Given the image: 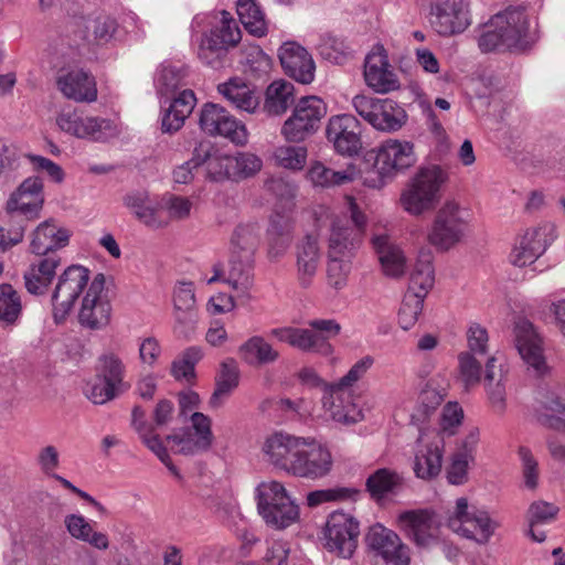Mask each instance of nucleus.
I'll list each match as a JSON object with an SVG mask.
<instances>
[{"label":"nucleus","mask_w":565,"mask_h":565,"mask_svg":"<svg viewBox=\"0 0 565 565\" xmlns=\"http://www.w3.org/2000/svg\"><path fill=\"white\" fill-rule=\"evenodd\" d=\"M53 318L63 322L78 307V321L88 329H102L110 320L111 306L105 291V277L78 264L67 266L56 279L52 296Z\"/></svg>","instance_id":"f257e3e1"},{"label":"nucleus","mask_w":565,"mask_h":565,"mask_svg":"<svg viewBox=\"0 0 565 565\" xmlns=\"http://www.w3.org/2000/svg\"><path fill=\"white\" fill-rule=\"evenodd\" d=\"M347 210L352 225L344 216H338L329 206L319 205L313 210L318 227L329 226L327 280L332 288L340 290L347 286L351 270L350 257L364 236L367 217L353 196H345Z\"/></svg>","instance_id":"f03ea898"},{"label":"nucleus","mask_w":565,"mask_h":565,"mask_svg":"<svg viewBox=\"0 0 565 565\" xmlns=\"http://www.w3.org/2000/svg\"><path fill=\"white\" fill-rule=\"evenodd\" d=\"M262 451L270 465L297 478L322 479L333 468L330 448L315 437L275 431L265 438Z\"/></svg>","instance_id":"7ed1b4c3"},{"label":"nucleus","mask_w":565,"mask_h":565,"mask_svg":"<svg viewBox=\"0 0 565 565\" xmlns=\"http://www.w3.org/2000/svg\"><path fill=\"white\" fill-rule=\"evenodd\" d=\"M191 29L198 57L211 66L218 63L221 56L235 47L242 39L237 22L227 11L196 14Z\"/></svg>","instance_id":"20e7f679"},{"label":"nucleus","mask_w":565,"mask_h":565,"mask_svg":"<svg viewBox=\"0 0 565 565\" xmlns=\"http://www.w3.org/2000/svg\"><path fill=\"white\" fill-rule=\"evenodd\" d=\"M535 41V32L522 8L509 7L494 14L482 28L478 46L482 52L500 49L524 50Z\"/></svg>","instance_id":"39448f33"},{"label":"nucleus","mask_w":565,"mask_h":565,"mask_svg":"<svg viewBox=\"0 0 565 565\" xmlns=\"http://www.w3.org/2000/svg\"><path fill=\"white\" fill-rule=\"evenodd\" d=\"M448 179L447 170L439 164L420 167L399 194L401 209L415 217L435 210L441 200L443 188Z\"/></svg>","instance_id":"423d86ee"},{"label":"nucleus","mask_w":565,"mask_h":565,"mask_svg":"<svg viewBox=\"0 0 565 565\" xmlns=\"http://www.w3.org/2000/svg\"><path fill=\"white\" fill-rule=\"evenodd\" d=\"M471 210L455 198L447 199L437 209L427 228V243L439 253L460 245L470 232Z\"/></svg>","instance_id":"0eeeda50"},{"label":"nucleus","mask_w":565,"mask_h":565,"mask_svg":"<svg viewBox=\"0 0 565 565\" xmlns=\"http://www.w3.org/2000/svg\"><path fill=\"white\" fill-rule=\"evenodd\" d=\"M54 122L63 135L88 142L106 143L122 134L119 121L73 107L58 110Z\"/></svg>","instance_id":"6e6552de"},{"label":"nucleus","mask_w":565,"mask_h":565,"mask_svg":"<svg viewBox=\"0 0 565 565\" xmlns=\"http://www.w3.org/2000/svg\"><path fill=\"white\" fill-rule=\"evenodd\" d=\"M447 527L458 536L477 545L490 543L500 523L486 509L471 505L467 498L456 499L455 505L446 516Z\"/></svg>","instance_id":"1a4fd4ad"},{"label":"nucleus","mask_w":565,"mask_h":565,"mask_svg":"<svg viewBox=\"0 0 565 565\" xmlns=\"http://www.w3.org/2000/svg\"><path fill=\"white\" fill-rule=\"evenodd\" d=\"M416 161L413 142L387 139L377 147L373 171L364 177V184L372 189H381L387 180L413 167Z\"/></svg>","instance_id":"9d476101"},{"label":"nucleus","mask_w":565,"mask_h":565,"mask_svg":"<svg viewBox=\"0 0 565 565\" xmlns=\"http://www.w3.org/2000/svg\"><path fill=\"white\" fill-rule=\"evenodd\" d=\"M395 525L418 548L428 550L441 542V521L431 509L403 510Z\"/></svg>","instance_id":"9b49d317"},{"label":"nucleus","mask_w":565,"mask_h":565,"mask_svg":"<svg viewBox=\"0 0 565 565\" xmlns=\"http://www.w3.org/2000/svg\"><path fill=\"white\" fill-rule=\"evenodd\" d=\"M352 106L366 122L383 132L398 131L408 118L405 109L391 98L356 95Z\"/></svg>","instance_id":"f8f14e48"},{"label":"nucleus","mask_w":565,"mask_h":565,"mask_svg":"<svg viewBox=\"0 0 565 565\" xmlns=\"http://www.w3.org/2000/svg\"><path fill=\"white\" fill-rule=\"evenodd\" d=\"M327 113V104L321 97H301L282 124L280 134L289 142H301L318 130Z\"/></svg>","instance_id":"ddd939ff"},{"label":"nucleus","mask_w":565,"mask_h":565,"mask_svg":"<svg viewBox=\"0 0 565 565\" xmlns=\"http://www.w3.org/2000/svg\"><path fill=\"white\" fill-rule=\"evenodd\" d=\"M556 238L555 225L541 223L526 228L519 235L509 254V262L514 267H526L534 264Z\"/></svg>","instance_id":"4468645a"},{"label":"nucleus","mask_w":565,"mask_h":565,"mask_svg":"<svg viewBox=\"0 0 565 565\" xmlns=\"http://www.w3.org/2000/svg\"><path fill=\"white\" fill-rule=\"evenodd\" d=\"M126 366L121 358L108 352L99 359V373L97 381L87 391V397L94 404H105L124 393L128 385L124 381Z\"/></svg>","instance_id":"2eb2a0df"},{"label":"nucleus","mask_w":565,"mask_h":565,"mask_svg":"<svg viewBox=\"0 0 565 565\" xmlns=\"http://www.w3.org/2000/svg\"><path fill=\"white\" fill-rule=\"evenodd\" d=\"M369 551L384 565H409L412 550L397 532L381 523L371 525L365 535Z\"/></svg>","instance_id":"dca6fc26"},{"label":"nucleus","mask_w":565,"mask_h":565,"mask_svg":"<svg viewBox=\"0 0 565 565\" xmlns=\"http://www.w3.org/2000/svg\"><path fill=\"white\" fill-rule=\"evenodd\" d=\"M199 125L205 134L224 137L237 146H245L248 142L246 126L221 105L204 104L200 111Z\"/></svg>","instance_id":"f3484780"},{"label":"nucleus","mask_w":565,"mask_h":565,"mask_svg":"<svg viewBox=\"0 0 565 565\" xmlns=\"http://www.w3.org/2000/svg\"><path fill=\"white\" fill-rule=\"evenodd\" d=\"M359 534L360 524L351 514L333 512L324 529L326 547L343 558H349L356 550Z\"/></svg>","instance_id":"a211bd4d"},{"label":"nucleus","mask_w":565,"mask_h":565,"mask_svg":"<svg viewBox=\"0 0 565 565\" xmlns=\"http://www.w3.org/2000/svg\"><path fill=\"white\" fill-rule=\"evenodd\" d=\"M322 408L324 417L338 425L351 426L364 419V413L355 402L353 390L333 383L326 385Z\"/></svg>","instance_id":"6ab92c4d"},{"label":"nucleus","mask_w":565,"mask_h":565,"mask_svg":"<svg viewBox=\"0 0 565 565\" xmlns=\"http://www.w3.org/2000/svg\"><path fill=\"white\" fill-rule=\"evenodd\" d=\"M45 203L44 182L38 175L24 179L6 203L8 214H20L34 221L41 216Z\"/></svg>","instance_id":"aec40b11"},{"label":"nucleus","mask_w":565,"mask_h":565,"mask_svg":"<svg viewBox=\"0 0 565 565\" xmlns=\"http://www.w3.org/2000/svg\"><path fill=\"white\" fill-rule=\"evenodd\" d=\"M430 24L443 36L462 33L471 24L468 0H444L431 8Z\"/></svg>","instance_id":"412c9836"},{"label":"nucleus","mask_w":565,"mask_h":565,"mask_svg":"<svg viewBox=\"0 0 565 565\" xmlns=\"http://www.w3.org/2000/svg\"><path fill=\"white\" fill-rule=\"evenodd\" d=\"M363 76L365 84L377 94L397 90L401 86L397 74L388 62L383 45L376 44L365 56Z\"/></svg>","instance_id":"4be33fe9"},{"label":"nucleus","mask_w":565,"mask_h":565,"mask_svg":"<svg viewBox=\"0 0 565 565\" xmlns=\"http://www.w3.org/2000/svg\"><path fill=\"white\" fill-rule=\"evenodd\" d=\"M327 140L342 156L358 154L362 148L360 121L350 114L334 115L326 127Z\"/></svg>","instance_id":"5701e85b"},{"label":"nucleus","mask_w":565,"mask_h":565,"mask_svg":"<svg viewBox=\"0 0 565 565\" xmlns=\"http://www.w3.org/2000/svg\"><path fill=\"white\" fill-rule=\"evenodd\" d=\"M72 232L57 220L49 217L40 222L29 234L30 253L46 256L65 248L71 241Z\"/></svg>","instance_id":"b1692460"},{"label":"nucleus","mask_w":565,"mask_h":565,"mask_svg":"<svg viewBox=\"0 0 565 565\" xmlns=\"http://www.w3.org/2000/svg\"><path fill=\"white\" fill-rule=\"evenodd\" d=\"M515 348L529 367L537 373L546 369L543 354V341L533 323L526 319H519L513 329Z\"/></svg>","instance_id":"393cba45"},{"label":"nucleus","mask_w":565,"mask_h":565,"mask_svg":"<svg viewBox=\"0 0 565 565\" xmlns=\"http://www.w3.org/2000/svg\"><path fill=\"white\" fill-rule=\"evenodd\" d=\"M278 57L285 73L301 84L315 78L316 64L311 54L295 41H287L278 50Z\"/></svg>","instance_id":"a878e982"},{"label":"nucleus","mask_w":565,"mask_h":565,"mask_svg":"<svg viewBox=\"0 0 565 565\" xmlns=\"http://www.w3.org/2000/svg\"><path fill=\"white\" fill-rule=\"evenodd\" d=\"M124 205L131 215L150 230L167 227V217L161 209V196H152L145 191H136L124 196Z\"/></svg>","instance_id":"bb28decb"},{"label":"nucleus","mask_w":565,"mask_h":565,"mask_svg":"<svg viewBox=\"0 0 565 565\" xmlns=\"http://www.w3.org/2000/svg\"><path fill=\"white\" fill-rule=\"evenodd\" d=\"M445 441L440 436L427 440L425 436L418 439L414 456L413 471L418 479L433 480L441 471Z\"/></svg>","instance_id":"cd10ccee"},{"label":"nucleus","mask_w":565,"mask_h":565,"mask_svg":"<svg viewBox=\"0 0 565 565\" xmlns=\"http://www.w3.org/2000/svg\"><path fill=\"white\" fill-rule=\"evenodd\" d=\"M57 89L76 103H93L97 99V87L93 76L79 68L62 70L56 77Z\"/></svg>","instance_id":"c85d7f7f"},{"label":"nucleus","mask_w":565,"mask_h":565,"mask_svg":"<svg viewBox=\"0 0 565 565\" xmlns=\"http://www.w3.org/2000/svg\"><path fill=\"white\" fill-rule=\"evenodd\" d=\"M483 386L492 411L497 414H503L507 408V369L502 363H499L497 354L487 359Z\"/></svg>","instance_id":"c756f323"},{"label":"nucleus","mask_w":565,"mask_h":565,"mask_svg":"<svg viewBox=\"0 0 565 565\" xmlns=\"http://www.w3.org/2000/svg\"><path fill=\"white\" fill-rule=\"evenodd\" d=\"M269 335L279 342L288 343L302 351H313L326 356L333 352V347L330 342H327L322 335L309 329L292 327L274 328L269 331Z\"/></svg>","instance_id":"7c9ffc66"},{"label":"nucleus","mask_w":565,"mask_h":565,"mask_svg":"<svg viewBox=\"0 0 565 565\" xmlns=\"http://www.w3.org/2000/svg\"><path fill=\"white\" fill-rule=\"evenodd\" d=\"M260 227L256 223L238 225L231 239V263L250 273L254 253L259 244Z\"/></svg>","instance_id":"2f4dec72"},{"label":"nucleus","mask_w":565,"mask_h":565,"mask_svg":"<svg viewBox=\"0 0 565 565\" xmlns=\"http://www.w3.org/2000/svg\"><path fill=\"white\" fill-rule=\"evenodd\" d=\"M372 244L383 274L392 278L402 277L407 267V258L402 247L386 234L374 235Z\"/></svg>","instance_id":"473e14b6"},{"label":"nucleus","mask_w":565,"mask_h":565,"mask_svg":"<svg viewBox=\"0 0 565 565\" xmlns=\"http://www.w3.org/2000/svg\"><path fill=\"white\" fill-rule=\"evenodd\" d=\"M195 158L205 167L206 178L211 181H233L232 154L214 147L211 142H201L195 148Z\"/></svg>","instance_id":"72a5a7b5"},{"label":"nucleus","mask_w":565,"mask_h":565,"mask_svg":"<svg viewBox=\"0 0 565 565\" xmlns=\"http://www.w3.org/2000/svg\"><path fill=\"white\" fill-rule=\"evenodd\" d=\"M218 94L241 111L254 114L260 104L256 88L241 77H232L217 85Z\"/></svg>","instance_id":"f704fd0d"},{"label":"nucleus","mask_w":565,"mask_h":565,"mask_svg":"<svg viewBox=\"0 0 565 565\" xmlns=\"http://www.w3.org/2000/svg\"><path fill=\"white\" fill-rule=\"evenodd\" d=\"M321 262L319 237L308 234L297 245V277L299 284L307 288L311 285Z\"/></svg>","instance_id":"c9c22d12"},{"label":"nucleus","mask_w":565,"mask_h":565,"mask_svg":"<svg viewBox=\"0 0 565 565\" xmlns=\"http://www.w3.org/2000/svg\"><path fill=\"white\" fill-rule=\"evenodd\" d=\"M61 265L58 257H43L32 263L23 275L28 292L40 296L46 294Z\"/></svg>","instance_id":"e433bc0d"},{"label":"nucleus","mask_w":565,"mask_h":565,"mask_svg":"<svg viewBox=\"0 0 565 565\" xmlns=\"http://www.w3.org/2000/svg\"><path fill=\"white\" fill-rule=\"evenodd\" d=\"M360 175L355 164H348L344 169L334 171L320 161L310 164L307 179L315 188H333L353 182Z\"/></svg>","instance_id":"4c0bfd02"},{"label":"nucleus","mask_w":565,"mask_h":565,"mask_svg":"<svg viewBox=\"0 0 565 565\" xmlns=\"http://www.w3.org/2000/svg\"><path fill=\"white\" fill-rule=\"evenodd\" d=\"M238 356L248 366L259 367L278 361L280 354L263 335L255 334L237 349Z\"/></svg>","instance_id":"58836bf2"},{"label":"nucleus","mask_w":565,"mask_h":565,"mask_svg":"<svg viewBox=\"0 0 565 565\" xmlns=\"http://www.w3.org/2000/svg\"><path fill=\"white\" fill-rule=\"evenodd\" d=\"M196 104L195 95L190 89L182 90L169 105L163 109L161 115V129L163 132L172 134L178 131L191 115Z\"/></svg>","instance_id":"ea45409f"},{"label":"nucleus","mask_w":565,"mask_h":565,"mask_svg":"<svg viewBox=\"0 0 565 565\" xmlns=\"http://www.w3.org/2000/svg\"><path fill=\"white\" fill-rule=\"evenodd\" d=\"M217 281L228 284L236 292V299L241 305L250 300L249 291L253 286V276L248 273V269L239 268L232 263L228 274L225 275L222 265L216 264L213 266V276L206 279V284L212 285Z\"/></svg>","instance_id":"a19ab883"},{"label":"nucleus","mask_w":565,"mask_h":565,"mask_svg":"<svg viewBox=\"0 0 565 565\" xmlns=\"http://www.w3.org/2000/svg\"><path fill=\"white\" fill-rule=\"evenodd\" d=\"M403 484V475L390 468H380L366 479V490L371 498L377 502L386 499L388 495L397 494Z\"/></svg>","instance_id":"79ce46f5"},{"label":"nucleus","mask_w":565,"mask_h":565,"mask_svg":"<svg viewBox=\"0 0 565 565\" xmlns=\"http://www.w3.org/2000/svg\"><path fill=\"white\" fill-rule=\"evenodd\" d=\"M435 285L434 256L430 250L422 249L416 258L414 269L409 278L407 292L426 298Z\"/></svg>","instance_id":"37998d69"},{"label":"nucleus","mask_w":565,"mask_h":565,"mask_svg":"<svg viewBox=\"0 0 565 565\" xmlns=\"http://www.w3.org/2000/svg\"><path fill=\"white\" fill-rule=\"evenodd\" d=\"M64 524L72 537L88 543L97 550L105 551L108 548V536L103 532L95 531L92 522L82 514L73 513L66 515Z\"/></svg>","instance_id":"c03bdc74"},{"label":"nucleus","mask_w":565,"mask_h":565,"mask_svg":"<svg viewBox=\"0 0 565 565\" xmlns=\"http://www.w3.org/2000/svg\"><path fill=\"white\" fill-rule=\"evenodd\" d=\"M236 12L245 30L256 36L264 38L268 33V20L257 0H237Z\"/></svg>","instance_id":"a18cd8bd"},{"label":"nucleus","mask_w":565,"mask_h":565,"mask_svg":"<svg viewBox=\"0 0 565 565\" xmlns=\"http://www.w3.org/2000/svg\"><path fill=\"white\" fill-rule=\"evenodd\" d=\"M239 367L234 359H226L220 364L215 379V391L211 397V405L218 406L224 398L228 397L239 384Z\"/></svg>","instance_id":"49530a36"},{"label":"nucleus","mask_w":565,"mask_h":565,"mask_svg":"<svg viewBox=\"0 0 565 565\" xmlns=\"http://www.w3.org/2000/svg\"><path fill=\"white\" fill-rule=\"evenodd\" d=\"M264 522L276 530H285L300 519V508L294 498L258 512Z\"/></svg>","instance_id":"de8ad7c7"},{"label":"nucleus","mask_w":565,"mask_h":565,"mask_svg":"<svg viewBox=\"0 0 565 565\" xmlns=\"http://www.w3.org/2000/svg\"><path fill=\"white\" fill-rule=\"evenodd\" d=\"M444 396V393L434 386V381L428 380L420 390L417 404L411 415L413 424L419 426L426 423L441 405Z\"/></svg>","instance_id":"09e8293b"},{"label":"nucleus","mask_w":565,"mask_h":565,"mask_svg":"<svg viewBox=\"0 0 565 565\" xmlns=\"http://www.w3.org/2000/svg\"><path fill=\"white\" fill-rule=\"evenodd\" d=\"M294 103V85L287 81H275L266 89L264 109L269 115H281Z\"/></svg>","instance_id":"8fccbe9b"},{"label":"nucleus","mask_w":565,"mask_h":565,"mask_svg":"<svg viewBox=\"0 0 565 565\" xmlns=\"http://www.w3.org/2000/svg\"><path fill=\"white\" fill-rule=\"evenodd\" d=\"M545 413L542 414V422L547 427L565 433V419L558 415H565V386L551 392L543 402Z\"/></svg>","instance_id":"3c124183"},{"label":"nucleus","mask_w":565,"mask_h":565,"mask_svg":"<svg viewBox=\"0 0 565 565\" xmlns=\"http://www.w3.org/2000/svg\"><path fill=\"white\" fill-rule=\"evenodd\" d=\"M275 164L289 171H301L308 158V149L303 145H281L274 150Z\"/></svg>","instance_id":"603ef678"},{"label":"nucleus","mask_w":565,"mask_h":565,"mask_svg":"<svg viewBox=\"0 0 565 565\" xmlns=\"http://www.w3.org/2000/svg\"><path fill=\"white\" fill-rule=\"evenodd\" d=\"M22 315V300L20 294L10 285H0V321L8 326L19 322Z\"/></svg>","instance_id":"864d4df0"},{"label":"nucleus","mask_w":565,"mask_h":565,"mask_svg":"<svg viewBox=\"0 0 565 565\" xmlns=\"http://www.w3.org/2000/svg\"><path fill=\"white\" fill-rule=\"evenodd\" d=\"M292 498L285 486L277 480H265L255 488L257 511H263L274 504H279Z\"/></svg>","instance_id":"5fc2aeb1"},{"label":"nucleus","mask_w":565,"mask_h":565,"mask_svg":"<svg viewBox=\"0 0 565 565\" xmlns=\"http://www.w3.org/2000/svg\"><path fill=\"white\" fill-rule=\"evenodd\" d=\"M458 360V380L466 390H471L480 384L482 379V364L477 359V354L471 352H460Z\"/></svg>","instance_id":"6e6d98bb"},{"label":"nucleus","mask_w":565,"mask_h":565,"mask_svg":"<svg viewBox=\"0 0 565 565\" xmlns=\"http://www.w3.org/2000/svg\"><path fill=\"white\" fill-rule=\"evenodd\" d=\"M161 209L167 217V226L173 221H183L190 217L193 202L182 195L167 192L161 195Z\"/></svg>","instance_id":"4d7b16f0"},{"label":"nucleus","mask_w":565,"mask_h":565,"mask_svg":"<svg viewBox=\"0 0 565 565\" xmlns=\"http://www.w3.org/2000/svg\"><path fill=\"white\" fill-rule=\"evenodd\" d=\"M183 74L170 62L162 63L156 71L153 83L157 94L168 96L181 86Z\"/></svg>","instance_id":"13d9d810"},{"label":"nucleus","mask_w":565,"mask_h":565,"mask_svg":"<svg viewBox=\"0 0 565 565\" xmlns=\"http://www.w3.org/2000/svg\"><path fill=\"white\" fill-rule=\"evenodd\" d=\"M318 49L323 58L334 64H343L351 54L345 40L332 34L321 36Z\"/></svg>","instance_id":"bf43d9fd"},{"label":"nucleus","mask_w":565,"mask_h":565,"mask_svg":"<svg viewBox=\"0 0 565 565\" xmlns=\"http://www.w3.org/2000/svg\"><path fill=\"white\" fill-rule=\"evenodd\" d=\"M233 181L248 179L258 173L263 168L262 159L252 152H236L232 154Z\"/></svg>","instance_id":"052dcab7"},{"label":"nucleus","mask_w":565,"mask_h":565,"mask_svg":"<svg viewBox=\"0 0 565 565\" xmlns=\"http://www.w3.org/2000/svg\"><path fill=\"white\" fill-rule=\"evenodd\" d=\"M463 409L457 402H448L440 414L439 430L434 436L451 437L457 434L463 422Z\"/></svg>","instance_id":"680f3d73"},{"label":"nucleus","mask_w":565,"mask_h":565,"mask_svg":"<svg viewBox=\"0 0 565 565\" xmlns=\"http://www.w3.org/2000/svg\"><path fill=\"white\" fill-rule=\"evenodd\" d=\"M203 358V351L199 347L188 348L182 355L173 361L171 373L177 380L190 382L194 379V366Z\"/></svg>","instance_id":"e2e57ef3"},{"label":"nucleus","mask_w":565,"mask_h":565,"mask_svg":"<svg viewBox=\"0 0 565 565\" xmlns=\"http://www.w3.org/2000/svg\"><path fill=\"white\" fill-rule=\"evenodd\" d=\"M425 298L416 296L415 292H406L398 311V324L407 331L412 329L423 311Z\"/></svg>","instance_id":"0e129e2a"},{"label":"nucleus","mask_w":565,"mask_h":565,"mask_svg":"<svg viewBox=\"0 0 565 565\" xmlns=\"http://www.w3.org/2000/svg\"><path fill=\"white\" fill-rule=\"evenodd\" d=\"M466 342L468 350L477 355H487L489 353L490 337L486 326L478 321H469L466 327Z\"/></svg>","instance_id":"69168bd1"},{"label":"nucleus","mask_w":565,"mask_h":565,"mask_svg":"<svg viewBox=\"0 0 565 565\" xmlns=\"http://www.w3.org/2000/svg\"><path fill=\"white\" fill-rule=\"evenodd\" d=\"M173 310H196L194 285L191 281H179L172 294Z\"/></svg>","instance_id":"338daca9"},{"label":"nucleus","mask_w":565,"mask_h":565,"mask_svg":"<svg viewBox=\"0 0 565 565\" xmlns=\"http://www.w3.org/2000/svg\"><path fill=\"white\" fill-rule=\"evenodd\" d=\"M373 364L374 358L364 355L350 367L345 375L339 379V381L333 382V384L347 390H352V387L366 375Z\"/></svg>","instance_id":"774afa93"}]
</instances>
